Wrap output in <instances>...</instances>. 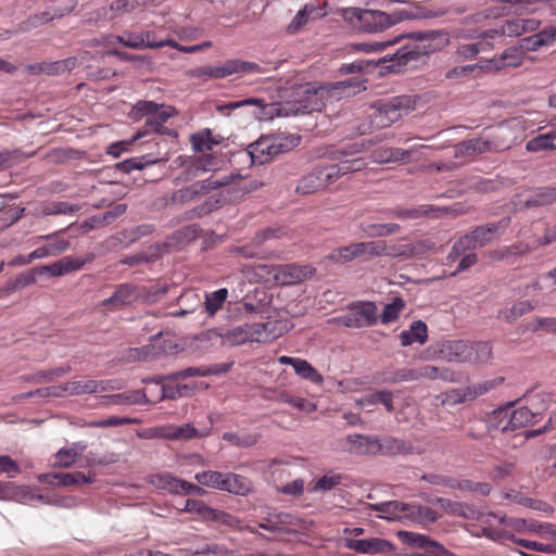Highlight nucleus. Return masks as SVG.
<instances>
[{"label":"nucleus","instance_id":"obj_14","mask_svg":"<svg viewBox=\"0 0 556 556\" xmlns=\"http://www.w3.org/2000/svg\"><path fill=\"white\" fill-rule=\"evenodd\" d=\"M523 59L525 53L519 46L510 47L497 58L483 60L482 72H497L504 67H517L522 64Z\"/></svg>","mask_w":556,"mask_h":556},{"label":"nucleus","instance_id":"obj_3","mask_svg":"<svg viewBox=\"0 0 556 556\" xmlns=\"http://www.w3.org/2000/svg\"><path fill=\"white\" fill-rule=\"evenodd\" d=\"M509 224L510 217H504L496 223L479 226L472 231L467 232L455 241L447 255V261L455 262L462 254L490 244L496 236L507 229Z\"/></svg>","mask_w":556,"mask_h":556},{"label":"nucleus","instance_id":"obj_6","mask_svg":"<svg viewBox=\"0 0 556 556\" xmlns=\"http://www.w3.org/2000/svg\"><path fill=\"white\" fill-rule=\"evenodd\" d=\"M325 94H327L326 86L316 87L311 83L295 86L292 90L293 100L286 102L279 111L285 115L320 111Z\"/></svg>","mask_w":556,"mask_h":556},{"label":"nucleus","instance_id":"obj_52","mask_svg":"<svg viewBox=\"0 0 556 556\" xmlns=\"http://www.w3.org/2000/svg\"><path fill=\"white\" fill-rule=\"evenodd\" d=\"M273 233H274V231H271V230H266L262 233H258L251 244L241 247L239 249V252L244 257H248V258H254V257L265 258L266 253L264 250L261 249L260 244L262 242H264L265 240H267L268 238H270L273 236Z\"/></svg>","mask_w":556,"mask_h":556},{"label":"nucleus","instance_id":"obj_25","mask_svg":"<svg viewBox=\"0 0 556 556\" xmlns=\"http://www.w3.org/2000/svg\"><path fill=\"white\" fill-rule=\"evenodd\" d=\"M407 510L406 525L414 523L427 526L429 523L435 522L441 517L432 508L415 503H408Z\"/></svg>","mask_w":556,"mask_h":556},{"label":"nucleus","instance_id":"obj_38","mask_svg":"<svg viewBox=\"0 0 556 556\" xmlns=\"http://www.w3.org/2000/svg\"><path fill=\"white\" fill-rule=\"evenodd\" d=\"M292 520L293 516L288 513L273 511L258 523V528L270 532H280L281 527L285 525H291Z\"/></svg>","mask_w":556,"mask_h":556},{"label":"nucleus","instance_id":"obj_35","mask_svg":"<svg viewBox=\"0 0 556 556\" xmlns=\"http://www.w3.org/2000/svg\"><path fill=\"white\" fill-rule=\"evenodd\" d=\"M556 201V188L543 187L534 190L520 205L521 208L549 205Z\"/></svg>","mask_w":556,"mask_h":556},{"label":"nucleus","instance_id":"obj_8","mask_svg":"<svg viewBox=\"0 0 556 556\" xmlns=\"http://www.w3.org/2000/svg\"><path fill=\"white\" fill-rule=\"evenodd\" d=\"M258 269L269 275L274 281L281 286H291L312 278L316 270L308 265H260Z\"/></svg>","mask_w":556,"mask_h":556},{"label":"nucleus","instance_id":"obj_9","mask_svg":"<svg viewBox=\"0 0 556 556\" xmlns=\"http://www.w3.org/2000/svg\"><path fill=\"white\" fill-rule=\"evenodd\" d=\"M332 321L348 328L370 327L378 321V308L374 302L353 303L344 315L333 318Z\"/></svg>","mask_w":556,"mask_h":556},{"label":"nucleus","instance_id":"obj_5","mask_svg":"<svg viewBox=\"0 0 556 556\" xmlns=\"http://www.w3.org/2000/svg\"><path fill=\"white\" fill-rule=\"evenodd\" d=\"M235 175H224L222 177L211 176L206 179L195 181L187 187L175 190L166 199V206L184 205L201 199L210 192L219 188L229 186L236 178Z\"/></svg>","mask_w":556,"mask_h":556},{"label":"nucleus","instance_id":"obj_24","mask_svg":"<svg viewBox=\"0 0 556 556\" xmlns=\"http://www.w3.org/2000/svg\"><path fill=\"white\" fill-rule=\"evenodd\" d=\"M326 14V4L323 7L306 4L302 10H300L294 15V17L287 27V31L289 34H295L308 22L309 18L321 17L325 16Z\"/></svg>","mask_w":556,"mask_h":556},{"label":"nucleus","instance_id":"obj_40","mask_svg":"<svg viewBox=\"0 0 556 556\" xmlns=\"http://www.w3.org/2000/svg\"><path fill=\"white\" fill-rule=\"evenodd\" d=\"M152 31H146L141 34L130 33L126 36H116L115 39L121 45L132 48V49H143V48H151L152 41L150 40L153 38Z\"/></svg>","mask_w":556,"mask_h":556},{"label":"nucleus","instance_id":"obj_57","mask_svg":"<svg viewBox=\"0 0 556 556\" xmlns=\"http://www.w3.org/2000/svg\"><path fill=\"white\" fill-rule=\"evenodd\" d=\"M169 426V440L176 441H186L193 438H200L206 435L205 433H201L197 428H194L190 424H185L180 426L168 425Z\"/></svg>","mask_w":556,"mask_h":556},{"label":"nucleus","instance_id":"obj_22","mask_svg":"<svg viewBox=\"0 0 556 556\" xmlns=\"http://www.w3.org/2000/svg\"><path fill=\"white\" fill-rule=\"evenodd\" d=\"M346 440L355 454H378L381 451L380 439L376 435L351 434Z\"/></svg>","mask_w":556,"mask_h":556},{"label":"nucleus","instance_id":"obj_41","mask_svg":"<svg viewBox=\"0 0 556 556\" xmlns=\"http://www.w3.org/2000/svg\"><path fill=\"white\" fill-rule=\"evenodd\" d=\"M531 251L528 243L519 242L509 247H502L500 249L489 252V257L492 261L501 262L508 260L510 256L526 255Z\"/></svg>","mask_w":556,"mask_h":556},{"label":"nucleus","instance_id":"obj_64","mask_svg":"<svg viewBox=\"0 0 556 556\" xmlns=\"http://www.w3.org/2000/svg\"><path fill=\"white\" fill-rule=\"evenodd\" d=\"M153 227L151 225H140L130 229H125L117 233L116 238L119 241H127V243H132L139 240L142 237H146L152 233Z\"/></svg>","mask_w":556,"mask_h":556},{"label":"nucleus","instance_id":"obj_29","mask_svg":"<svg viewBox=\"0 0 556 556\" xmlns=\"http://www.w3.org/2000/svg\"><path fill=\"white\" fill-rule=\"evenodd\" d=\"M366 89L357 78H348L326 86L327 94L334 99L349 97Z\"/></svg>","mask_w":556,"mask_h":556},{"label":"nucleus","instance_id":"obj_46","mask_svg":"<svg viewBox=\"0 0 556 556\" xmlns=\"http://www.w3.org/2000/svg\"><path fill=\"white\" fill-rule=\"evenodd\" d=\"M86 445L75 443L72 447L61 448L55 454L56 463L54 467L68 468L83 454Z\"/></svg>","mask_w":556,"mask_h":556},{"label":"nucleus","instance_id":"obj_59","mask_svg":"<svg viewBox=\"0 0 556 556\" xmlns=\"http://www.w3.org/2000/svg\"><path fill=\"white\" fill-rule=\"evenodd\" d=\"M228 296V290L222 288L205 295V311L208 315H215L224 305Z\"/></svg>","mask_w":556,"mask_h":556},{"label":"nucleus","instance_id":"obj_15","mask_svg":"<svg viewBox=\"0 0 556 556\" xmlns=\"http://www.w3.org/2000/svg\"><path fill=\"white\" fill-rule=\"evenodd\" d=\"M92 260L93 255H88L86 258L65 256L50 265L38 267V273L60 277L81 269L86 263L91 262Z\"/></svg>","mask_w":556,"mask_h":556},{"label":"nucleus","instance_id":"obj_63","mask_svg":"<svg viewBox=\"0 0 556 556\" xmlns=\"http://www.w3.org/2000/svg\"><path fill=\"white\" fill-rule=\"evenodd\" d=\"M416 375H417V380H420V379L448 380L451 372L445 368H440V367L431 366V365H425V366L416 367Z\"/></svg>","mask_w":556,"mask_h":556},{"label":"nucleus","instance_id":"obj_60","mask_svg":"<svg viewBox=\"0 0 556 556\" xmlns=\"http://www.w3.org/2000/svg\"><path fill=\"white\" fill-rule=\"evenodd\" d=\"M354 244H355L354 250L356 251L357 257L382 256V253L384 252V241H364V242H356Z\"/></svg>","mask_w":556,"mask_h":556},{"label":"nucleus","instance_id":"obj_32","mask_svg":"<svg viewBox=\"0 0 556 556\" xmlns=\"http://www.w3.org/2000/svg\"><path fill=\"white\" fill-rule=\"evenodd\" d=\"M105 405H135L148 404L149 400L143 390H132L103 397Z\"/></svg>","mask_w":556,"mask_h":556},{"label":"nucleus","instance_id":"obj_33","mask_svg":"<svg viewBox=\"0 0 556 556\" xmlns=\"http://www.w3.org/2000/svg\"><path fill=\"white\" fill-rule=\"evenodd\" d=\"M222 140L223 137L213 135L210 128H204L199 132L192 134L190 137L192 149L195 152L211 151L215 146L219 144Z\"/></svg>","mask_w":556,"mask_h":556},{"label":"nucleus","instance_id":"obj_7","mask_svg":"<svg viewBox=\"0 0 556 556\" xmlns=\"http://www.w3.org/2000/svg\"><path fill=\"white\" fill-rule=\"evenodd\" d=\"M299 138L289 137H261L248 147V153L253 164H266L280 153L289 151L296 146Z\"/></svg>","mask_w":556,"mask_h":556},{"label":"nucleus","instance_id":"obj_44","mask_svg":"<svg viewBox=\"0 0 556 556\" xmlns=\"http://www.w3.org/2000/svg\"><path fill=\"white\" fill-rule=\"evenodd\" d=\"M361 229L368 238H381L397 233L401 226L396 223L362 224Z\"/></svg>","mask_w":556,"mask_h":556},{"label":"nucleus","instance_id":"obj_62","mask_svg":"<svg viewBox=\"0 0 556 556\" xmlns=\"http://www.w3.org/2000/svg\"><path fill=\"white\" fill-rule=\"evenodd\" d=\"M477 40L472 42L477 50V55L481 52L490 51L494 48L493 40L496 38H501L496 28H490L481 31L478 36L475 37Z\"/></svg>","mask_w":556,"mask_h":556},{"label":"nucleus","instance_id":"obj_47","mask_svg":"<svg viewBox=\"0 0 556 556\" xmlns=\"http://www.w3.org/2000/svg\"><path fill=\"white\" fill-rule=\"evenodd\" d=\"M325 189L318 168L302 177L296 186L295 191L300 194H312Z\"/></svg>","mask_w":556,"mask_h":556},{"label":"nucleus","instance_id":"obj_49","mask_svg":"<svg viewBox=\"0 0 556 556\" xmlns=\"http://www.w3.org/2000/svg\"><path fill=\"white\" fill-rule=\"evenodd\" d=\"M343 477L340 473L328 471L316 479L309 489L314 493H327L342 483Z\"/></svg>","mask_w":556,"mask_h":556},{"label":"nucleus","instance_id":"obj_39","mask_svg":"<svg viewBox=\"0 0 556 556\" xmlns=\"http://www.w3.org/2000/svg\"><path fill=\"white\" fill-rule=\"evenodd\" d=\"M359 406L382 404L388 413L394 412L393 393L388 390H379L357 401Z\"/></svg>","mask_w":556,"mask_h":556},{"label":"nucleus","instance_id":"obj_30","mask_svg":"<svg viewBox=\"0 0 556 556\" xmlns=\"http://www.w3.org/2000/svg\"><path fill=\"white\" fill-rule=\"evenodd\" d=\"M470 342L457 340L446 343L441 350L442 357L447 362L468 363Z\"/></svg>","mask_w":556,"mask_h":556},{"label":"nucleus","instance_id":"obj_58","mask_svg":"<svg viewBox=\"0 0 556 556\" xmlns=\"http://www.w3.org/2000/svg\"><path fill=\"white\" fill-rule=\"evenodd\" d=\"M293 369L298 376L305 380L316 384L323 382V376L305 359L298 358Z\"/></svg>","mask_w":556,"mask_h":556},{"label":"nucleus","instance_id":"obj_17","mask_svg":"<svg viewBox=\"0 0 556 556\" xmlns=\"http://www.w3.org/2000/svg\"><path fill=\"white\" fill-rule=\"evenodd\" d=\"M541 21L534 17H517L505 21L497 29L501 37H519L539 29Z\"/></svg>","mask_w":556,"mask_h":556},{"label":"nucleus","instance_id":"obj_61","mask_svg":"<svg viewBox=\"0 0 556 556\" xmlns=\"http://www.w3.org/2000/svg\"><path fill=\"white\" fill-rule=\"evenodd\" d=\"M354 249V243L334 249L326 256V258L337 264H345L352 262L353 260L358 258Z\"/></svg>","mask_w":556,"mask_h":556},{"label":"nucleus","instance_id":"obj_45","mask_svg":"<svg viewBox=\"0 0 556 556\" xmlns=\"http://www.w3.org/2000/svg\"><path fill=\"white\" fill-rule=\"evenodd\" d=\"M556 131L552 130L546 134L538 135L530 139L526 144L528 152L536 153L546 150H555Z\"/></svg>","mask_w":556,"mask_h":556},{"label":"nucleus","instance_id":"obj_18","mask_svg":"<svg viewBox=\"0 0 556 556\" xmlns=\"http://www.w3.org/2000/svg\"><path fill=\"white\" fill-rule=\"evenodd\" d=\"M407 504L400 501H389L370 504L369 508L379 513V518L388 521H401L406 525Z\"/></svg>","mask_w":556,"mask_h":556},{"label":"nucleus","instance_id":"obj_28","mask_svg":"<svg viewBox=\"0 0 556 556\" xmlns=\"http://www.w3.org/2000/svg\"><path fill=\"white\" fill-rule=\"evenodd\" d=\"M492 384L490 382L479 383L477 386L468 387L466 390H452L444 394L442 400L443 404H457L466 401L467 399H475L490 390Z\"/></svg>","mask_w":556,"mask_h":556},{"label":"nucleus","instance_id":"obj_27","mask_svg":"<svg viewBox=\"0 0 556 556\" xmlns=\"http://www.w3.org/2000/svg\"><path fill=\"white\" fill-rule=\"evenodd\" d=\"M138 298L139 290L137 287L129 283H122L116 287L115 291L110 298L102 301V305H114L115 307H121L130 304Z\"/></svg>","mask_w":556,"mask_h":556},{"label":"nucleus","instance_id":"obj_20","mask_svg":"<svg viewBox=\"0 0 556 556\" xmlns=\"http://www.w3.org/2000/svg\"><path fill=\"white\" fill-rule=\"evenodd\" d=\"M492 153H500L508 150L517 140L510 127L503 126L489 134H485Z\"/></svg>","mask_w":556,"mask_h":556},{"label":"nucleus","instance_id":"obj_43","mask_svg":"<svg viewBox=\"0 0 556 556\" xmlns=\"http://www.w3.org/2000/svg\"><path fill=\"white\" fill-rule=\"evenodd\" d=\"M409 154V151L400 148H383L372 152V160L376 163L405 162Z\"/></svg>","mask_w":556,"mask_h":556},{"label":"nucleus","instance_id":"obj_1","mask_svg":"<svg viewBox=\"0 0 556 556\" xmlns=\"http://www.w3.org/2000/svg\"><path fill=\"white\" fill-rule=\"evenodd\" d=\"M402 39L406 42L393 54L379 60L381 67L388 72L401 73L414 70L427 63L432 53L443 50L448 45V36L442 30L413 31L395 36L383 41L359 42L352 46L356 51L366 53L380 52L399 43Z\"/></svg>","mask_w":556,"mask_h":556},{"label":"nucleus","instance_id":"obj_10","mask_svg":"<svg viewBox=\"0 0 556 556\" xmlns=\"http://www.w3.org/2000/svg\"><path fill=\"white\" fill-rule=\"evenodd\" d=\"M148 113L149 115L146 119L144 129L138 130L130 142L143 138L151 131L163 134V125L168 121V118L176 114V110L169 105L155 103V108H151V112Z\"/></svg>","mask_w":556,"mask_h":556},{"label":"nucleus","instance_id":"obj_12","mask_svg":"<svg viewBox=\"0 0 556 556\" xmlns=\"http://www.w3.org/2000/svg\"><path fill=\"white\" fill-rule=\"evenodd\" d=\"M344 546L353 549L359 554H390L394 551V545L381 538H371V539H353L345 538Z\"/></svg>","mask_w":556,"mask_h":556},{"label":"nucleus","instance_id":"obj_19","mask_svg":"<svg viewBox=\"0 0 556 556\" xmlns=\"http://www.w3.org/2000/svg\"><path fill=\"white\" fill-rule=\"evenodd\" d=\"M485 135L471 138L457 143L454 147V156L468 159L480 154L492 153Z\"/></svg>","mask_w":556,"mask_h":556},{"label":"nucleus","instance_id":"obj_50","mask_svg":"<svg viewBox=\"0 0 556 556\" xmlns=\"http://www.w3.org/2000/svg\"><path fill=\"white\" fill-rule=\"evenodd\" d=\"M191 377H206V367L205 366H199V367H188L182 370H178L175 372H170L167 375L159 376L152 381L155 383H163L167 381H176L179 379H187Z\"/></svg>","mask_w":556,"mask_h":556},{"label":"nucleus","instance_id":"obj_26","mask_svg":"<svg viewBox=\"0 0 556 556\" xmlns=\"http://www.w3.org/2000/svg\"><path fill=\"white\" fill-rule=\"evenodd\" d=\"M222 491L238 496H247L253 491V484L252 481L244 476L235 472H225Z\"/></svg>","mask_w":556,"mask_h":556},{"label":"nucleus","instance_id":"obj_48","mask_svg":"<svg viewBox=\"0 0 556 556\" xmlns=\"http://www.w3.org/2000/svg\"><path fill=\"white\" fill-rule=\"evenodd\" d=\"M469 364H486L492 358V346L489 342H470Z\"/></svg>","mask_w":556,"mask_h":556},{"label":"nucleus","instance_id":"obj_31","mask_svg":"<svg viewBox=\"0 0 556 556\" xmlns=\"http://www.w3.org/2000/svg\"><path fill=\"white\" fill-rule=\"evenodd\" d=\"M401 344L408 346L414 343L424 344L428 340V328L422 320L412 323L407 330L400 333Z\"/></svg>","mask_w":556,"mask_h":556},{"label":"nucleus","instance_id":"obj_53","mask_svg":"<svg viewBox=\"0 0 556 556\" xmlns=\"http://www.w3.org/2000/svg\"><path fill=\"white\" fill-rule=\"evenodd\" d=\"M56 486H72L80 483H92L96 480L93 472L87 475L80 471L58 473Z\"/></svg>","mask_w":556,"mask_h":556},{"label":"nucleus","instance_id":"obj_4","mask_svg":"<svg viewBox=\"0 0 556 556\" xmlns=\"http://www.w3.org/2000/svg\"><path fill=\"white\" fill-rule=\"evenodd\" d=\"M341 15L345 22L353 24L365 33H380L401 21V17L395 14L356 7L343 9Z\"/></svg>","mask_w":556,"mask_h":556},{"label":"nucleus","instance_id":"obj_13","mask_svg":"<svg viewBox=\"0 0 556 556\" xmlns=\"http://www.w3.org/2000/svg\"><path fill=\"white\" fill-rule=\"evenodd\" d=\"M495 414L498 417L507 419L505 424L500 422L498 427L503 432L514 431L519 428L528 427L534 422L535 414L528 407H519L510 412L507 408H500Z\"/></svg>","mask_w":556,"mask_h":556},{"label":"nucleus","instance_id":"obj_42","mask_svg":"<svg viewBox=\"0 0 556 556\" xmlns=\"http://www.w3.org/2000/svg\"><path fill=\"white\" fill-rule=\"evenodd\" d=\"M72 370L71 366L63 365L58 368L49 369V370H40L33 375L24 376L23 379L28 382L34 383H46L51 382L58 378H61L67 375Z\"/></svg>","mask_w":556,"mask_h":556},{"label":"nucleus","instance_id":"obj_34","mask_svg":"<svg viewBox=\"0 0 556 556\" xmlns=\"http://www.w3.org/2000/svg\"><path fill=\"white\" fill-rule=\"evenodd\" d=\"M222 336L216 329H207L192 339L190 348L193 351L208 352L222 344Z\"/></svg>","mask_w":556,"mask_h":556},{"label":"nucleus","instance_id":"obj_2","mask_svg":"<svg viewBox=\"0 0 556 556\" xmlns=\"http://www.w3.org/2000/svg\"><path fill=\"white\" fill-rule=\"evenodd\" d=\"M416 97L408 94L380 99L370 104L369 119L375 129L390 127L416 109Z\"/></svg>","mask_w":556,"mask_h":556},{"label":"nucleus","instance_id":"obj_37","mask_svg":"<svg viewBox=\"0 0 556 556\" xmlns=\"http://www.w3.org/2000/svg\"><path fill=\"white\" fill-rule=\"evenodd\" d=\"M150 482L156 489L167 491L172 494H181L182 479L169 472H162L151 476Z\"/></svg>","mask_w":556,"mask_h":556},{"label":"nucleus","instance_id":"obj_36","mask_svg":"<svg viewBox=\"0 0 556 556\" xmlns=\"http://www.w3.org/2000/svg\"><path fill=\"white\" fill-rule=\"evenodd\" d=\"M432 504L440 506L447 514L465 518H471L475 515V509L464 503L455 502L445 497H435L430 501Z\"/></svg>","mask_w":556,"mask_h":556},{"label":"nucleus","instance_id":"obj_11","mask_svg":"<svg viewBox=\"0 0 556 556\" xmlns=\"http://www.w3.org/2000/svg\"><path fill=\"white\" fill-rule=\"evenodd\" d=\"M366 163L363 159L344 160L337 164H331L318 168L321 181L325 188L334 184L342 176L361 170Z\"/></svg>","mask_w":556,"mask_h":556},{"label":"nucleus","instance_id":"obj_16","mask_svg":"<svg viewBox=\"0 0 556 556\" xmlns=\"http://www.w3.org/2000/svg\"><path fill=\"white\" fill-rule=\"evenodd\" d=\"M397 538L409 546L424 548L434 555L443 554L445 556H453V554L448 552L443 545L429 539L427 535L410 531H399Z\"/></svg>","mask_w":556,"mask_h":556},{"label":"nucleus","instance_id":"obj_56","mask_svg":"<svg viewBox=\"0 0 556 556\" xmlns=\"http://www.w3.org/2000/svg\"><path fill=\"white\" fill-rule=\"evenodd\" d=\"M223 440L229 442L231 445L237 447H250L258 442L260 434L256 432H247L241 434L233 432H225L223 434Z\"/></svg>","mask_w":556,"mask_h":556},{"label":"nucleus","instance_id":"obj_54","mask_svg":"<svg viewBox=\"0 0 556 556\" xmlns=\"http://www.w3.org/2000/svg\"><path fill=\"white\" fill-rule=\"evenodd\" d=\"M224 478L225 472L217 470H204L197 472L194 476V479L198 481L199 484L219 491L223 490Z\"/></svg>","mask_w":556,"mask_h":556},{"label":"nucleus","instance_id":"obj_51","mask_svg":"<svg viewBox=\"0 0 556 556\" xmlns=\"http://www.w3.org/2000/svg\"><path fill=\"white\" fill-rule=\"evenodd\" d=\"M222 344H228L231 346L240 345L247 342H250L249 334V324H244L238 327H235L225 333H222Z\"/></svg>","mask_w":556,"mask_h":556},{"label":"nucleus","instance_id":"obj_23","mask_svg":"<svg viewBox=\"0 0 556 556\" xmlns=\"http://www.w3.org/2000/svg\"><path fill=\"white\" fill-rule=\"evenodd\" d=\"M77 65L76 58H67L59 61L42 62L29 65L28 70L33 74L59 75L71 72Z\"/></svg>","mask_w":556,"mask_h":556},{"label":"nucleus","instance_id":"obj_21","mask_svg":"<svg viewBox=\"0 0 556 556\" xmlns=\"http://www.w3.org/2000/svg\"><path fill=\"white\" fill-rule=\"evenodd\" d=\"M443 211L447 212V208H441V206H434L430 204H422L410 208L394 207L389 211V215L403 220H414L424 217H433L434 212Z\"/></svg>","mask_w":556,"mask_h":556},{"label":"nucleus","instance_id":"obj_55","mask_svg":"<svg viewBox=\"0 0 556 556\" xmlns=\"http://www.w3.org/2000/svg\"><path fill=\"white\" fill-rule=\"evenodd\" d=\"M534 306L535 305L529 300L519 301L509 308L501 309L498 312V317L505 319L508 323H513L523 314L532 311Z\"/></svg>","mask_w":556,"mask_h":556}]
</instances>
